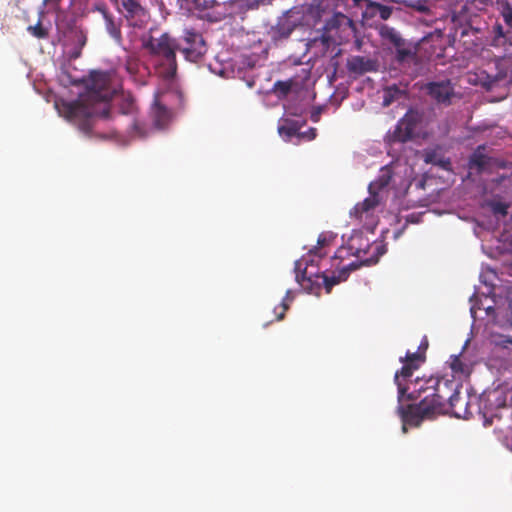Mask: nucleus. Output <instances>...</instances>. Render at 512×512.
Listing matches in <instances>:
<instances>
[{
	"instance_id": "nucleus-33",
	"label": "nucleus",
	"mask_w": 512,
	"mask_h": 512,
	"mask_svg": "<svg viewBox=\"0 0 512 512\" xmlns=\"http://www.w3.org/2000/svg\"><path fill=\"white\" fill-rule=\"evenodd\" d=\"M196 6L201 9H208L214 7L217 2L215 0H196Z\"/></svg>"
},
{
	"instance_id": "nucleus-8",
	"label": "nucleus",
	"mask_w": 512,
	"mask_h": 512,
	"mask_svg": "<svg viewBox=\"0 0 512 512\" xmlns=\"http://www.w3.org/2000/svg\"><path fill=\"white\" fill-rule=\"evenodd\" d=\"M307 261L297 260L295 262L296 281L302 287V289L310 294L319 295L323 287L321 280V273H309L307 272Z\"/></svg>"
},
{
	"instance_id": "nucleus-26",
	"label": "nucleus",
	"mask_w": 512,
	"mask_h": 512,
	"mask_svg": "<svg viewBox=\"0 0 512 512\" xmlns=\"http://www.w3.org/2000/svg\"><path fill=\"white\" fill-rule=\"evenodd\" d=\"M395 58L399 63H403L410 59L414 60L416 58V54L411 49L403 48L402 46H400V47H397V49H396Z\"/></svg>"
},
{
	"instance_id": "nucleus-3",
	"label": "nucleus",
	"mask_w": 512,
	"mask_h": 512,
	"mask_svg": "<svg viewBox=\"0 0 512 512\" xmlns=\"http://www.w3.org/2000/svg\"><path fill=\"white\" fill-rule=\"evenodd\" d=\"M143 48L148 51L149 60L156 73L163 79H173L177 72L176 51L180 44L168 33L159 37L149 35L143 39Z\"/></svg>"
},
{
	"instance_id": "nucleus-11",
	"label": "nucleus",
	"mask_w": 512,
	"mask_h": 512,
	"mask_svg": "<svg viewBox=\"0 0 512 512\" xmlns=\"http://www.w3.org/2000/svg\"><path fill=\"white\" fill-rule=\"evenodd\" d=\"M382 203V197L378 192H369V196L362 202L357 203L351 210L350 215L359 221L373 217L377 207Z\"/></svg>"
},
{
	"instance_id": "nucleus-39",
	"label": "nucleus",
	"mask_w": 512,
	"mask_h": 512,
	"mask_svg": "<svg viewBox=\"0 0 512 512\" xmlns=\"http://www.w3.org/2000/svg\"><path fill=\"white\" fill-rule=\"evenodd\" d=\"M311 119L313 121H315V122L318 121V115L317 114H312Z\"/></svg>"
},
{
	"instance_id": "nucleus-20",
	"label": "nucleus",
	"mask_w": 512,
	"mask_h": 512,
	"mask_svg": "<svg viewBox=\"0 0 512 512\" xmlns=\"http://www.w3.org/2000/svg\"><path fill=\"white\" fill-rule=\"evenodd\" d=\"M365 13L368 14L370 17L379 15V17L382 20H387L392 15V7L369 0L366 6Z\"/></svg>"
},
{
	"instance_id": "nucleus-22",
	"label": "nucleus",
	"mask_w": 512,
	"mask_h": 512,
	"mask_svg": "<svg viewBox=\"0 0 512 512\" xmlns=\"http://www.w3.org/2000/svg\"><path fill=\"white\" fill-rule=\"evenodd\" d=\"M300 128L301 125L297 121L285 120L284 123L278 127V132L281 136L290 139L293 136H300Z\"/></svg>"
},
{
	"instance_id": "nucleus-12",
	"label": "nucleus",
	"mask_w": 512,
	"mask_h": 512,
	"mask_svg": "<svg viewBox=\"0 0 512 512\" xmlns=\"http://www.w3.org/2000/svg\"><path fill=\"white\" fill-rule=\"evenodd\" d=\"M361 267V263L358 261H353L340 269L333 271L331 275H327L325 272L321 273V280L323 284V288L326 293H330L332 288L335 285H338L344 281H346L352 271H355Z\"/></svg>"
},
{
	"instance_id": "nucleus-6",
	"label": "nucleus",
	"mask_w": 512,
	"mask_h": 512,
	"mask_svg": "<svg viewBox=\"0 0 512 512\" xmlns=\"http://www.w3.org/2000/svg\"><path fill=\"white\" fill-rule=\"evenodd\" d=\"M349 249L353 255H355L357 258H362L365 256L370 249L374 250V254L370 257L363 258L358 263H361V266L363 265H371L378 262L379 257L382 256L386 249L384 245L382 244H373L370 245L368 239L364 238L361 234L354 235L351 237L348 243Z\"/></svg>"
},
{
	"instance_id": "nucleus-13",
	"label": "nucleus",
	"mask_w": 512,
	"mask_h": 512,
	"mask_svg": "<svg viewBox=\"0 0 512 512\" xmlns=\"http://www.w3.org/2000/svg\"><path fill=\"white\" fill-rule=\"evenodd\" d=\"M346 68L350 75L358 77L366 73L377 72L379 62L376 59L356 55L347 59Z\"/></svg>"
},
{
	"instance_id": "nucleus-29",
	"label": "nucleus",
	"mask_w": 512,
	"mask_h": 512,
	"mask_svg": "<svg viewBox=\"0 0 512 512\" xmlns=\"http://www.w3.org/2000/svg\"><path fill=\"white\" fill-rule=\"evenodd\" d=\"M492 212L496 215L506 216L508 214L509 205L501 201H492L489 204Z\"/></svg>"
},
{
	"instance_id": "nucleus-18",
	"label": "nucleus",
	"mask_w": 512,
	"mask_h": 512,
	"mask_svg": "<svg viewBox=\"0 0 512 512\" xmlns=\"http://www.w3.org/2000/svg\"><path fill=\"white\" fill-rule=\"evenodd\" d=\"M394 172L392 170V167L387 165L380 169L379 175L376 178V180L372 181L368 186L369 192H378L380 194L381 190L386 188L392 178H393Z\"/></svg>"
},
{
	"instance_id": "nucleus-31",
	"label": "nucleus",
	"mask_w": 512,
	"mask_h": 512,
	"mask_svg": "<svg viewBox=\"0 0 512 512\" xmlns=\"http://www.w3.org/2000/svg\"><path fill=\"white\" fill-rule=\"evenodd\" d=\"M385 35L396 46V48L403 46L404 40L394 29L388 30Z\"/></svg>"
},
{
	"instance_id": "nucleus-23",
	"label": "nucleus",
	"mask_w": 512,
	"mask_h": 512,
	"mask_svg": "<svg viewBox=\"0 0 512 512\" xmlns=\"http://www.w3.org/2000/svg\"><path fill=\"white\" fill-rule=\"evenodd\" d=\"M293 85L294 81L292 79H288L285 81H276L273 85L272 92L279 99H283L287 97L288 94L291 92Z\"/></svg>"
},
{
	"instance_id": "nucleus-5",
	"label": "nucleus",
	"mask_w": 512,
	"mask_h": 512,
	"mask_svg": "<svg viewBox=\"0 0 512 512\" xmlns=\"http://www.w3.org/2000/svg\"><path fill=\"white\" fill-rule=\"evenodd\" d=\"M423 121V114L417 110L409 109L397 122L393 131L386 135L389 144L405 143L412 140L418 133Z\"/></svg>"
},
{
	"instance_id": "nucleus-17",
	"label": "nucleus",
	"mask_w": 512,
	"mask_h": 512,
	"mask_svg": "<svg viewBox=\"0 0 512 512\" xmlns=\"http://www.w3.org/2000/svg\"><path fill=\"white\" fill-rule=\"evenodd\" d=\"M150 114L153 123L157 128L165 127L171 120L172 116L171 111L165 105L161 104L158 97H156L153 102Z\"/></svg>"
},
{
	"instance_id": "nucleus-27",
	"label": "nucleus",
	"mask_w": 512,
	"mask_h": 512,
	"mask_svg": "<svg viewBox=\"0 0 512 512\" xmlns=\"http://www.w3.org/2000/svg\"><path fill=\"white\" fill-rule=\"evenodd\" d=\"M330 242V238L326 234H320L317 240V247H314L310 250V254H314L319 256L320 258L325 255V253L321 252V249H323L325 246H327Z\"/></svg>"
},
{
	"instance_id": "nucleus-9",
	"label": "nucleus",
	"mask_w": 512,
	"mask_h": 512,
	"mask_svg": "<svg viewBox=\"0 0 512 512\" xmlns=\"http://www.w3.org/2000/svg\"><path fill=\"white\" fill-rule=\"evenodd\" d=\"M186 60L197 62L206 53L205 41L201 34L194 31H187L184 37V45L179 49Z\"/></svg>"
},
{
	"instance_id": "nucleus-19",
	"label": "nucleus",
	"mask_w": 512,
	"mask_h": 512,
	"mask_svg": "<svg viewBox=\"0 0 512 512\" xmlns=\"http://www.w3.org/2000/svg\"><path fill=\"white\" fill-rule=\"evenodd\" d=\"M406 95V89L400 88L396 84L387 86L383 91V106L388 107L393 102L404 98Z\"/></svg>"
},
{
	"instance_id": "nucleus-14",
	"label": "nucleus",
	"mask_w": 512,
	"mask_h": 512,
	"mask_svg": "<svg viewBox=\"0 0 512 512\" xmlns=\"http://www.w3.org/2000/svg\"><path fill=\"white\" fill-rule=\"evenodd\" d=\"M425 91L437 103L448 105L454 95V89L449 80L429 82L425 85Z\"/></svg>"
},
{
	"instance_id": "nucleus-38",
	"label": "nucleus",
	"mask_w": 512,
	"mask_h": 512,
	"mask_svg": "<svg viewBox=\"0 0 512 512\" xmlns=\"http://www.w3.org/2000/svg\"><path fill=\"white\" fill-rule=\"evenodd\" d=\"M497 34L498 36H504L503 28L501 25L497 26Z\"/></svg>"
},
{
	"instance_id": "nucleus-37",
	"label": "nucleus",
	"mask_w": 512,
	"mask_h": 512,
	"mask_svg": "<svg viewBox=\"0 0 512 512\" xmlns=\"http://www.w3.org/2000/svg\"><path fill=\"white\" fill-rule=\"evenodd\" d=\"M79 38H80V43L81 45H85V42H86V37L83 35L82 32H79Z\"/></svg>"
},
{
	"instance_id": "nucleus-2",
	"label": "nucleus",
	"mask_w": 512,
	"mask_h": 512,
	"mask_svg": "<svg viewBox=\"0 0 512 512\" xmlns=\"http://www.w3.org/2000/svg\"><path fill=\"white\" fill-rule=\"evenodd\" d=\"M110 74L102 71H93L86 81V92L77 101L68 105V113L73 118H84L82 129L88 133L90 122L94 118L109 117L108 101L113 95L110 85Z\"/></svg>"
},
{
	"instance_id": "nucleus-30",
	"label": "nucleus",
	"mask_w": 512,
	"mask_h": 512,
	"mask_svg": "<svg viewBox=\"0 0 512 512\" xmlns=\"http://www.w3.org/2000/svg\"><path fill=\"white\" fill-rule=\"evenodd\" d=\"M450 367L454 373H464L466 369L459 355L452 356Z\"/></svg>"
},
{
	"instance_id": "nucleus-28",
	"label": "nucleus",
	"mask_w": 512,
	"mask_h": 512,
	"mask_svg": "<svg viewBox=\"0 0 512 512\" xmlns=\"http://www.w3.org/2000/svg\"><path fill=\"white\" fill-rule=\"evenodd\" d=\"M27 30L38 39H44L48 37V31L42 26L40 21H38L36 25L29 26Z\"/></svg>"
},
{
	"instance_id": "nucleus-7",
	"label": "nucleus",
	"mask_w": 512,
	"mask_h": 512,
	"mask_svg": "<svg viewBox=\"0 0 512 512\" xmlns=\"http://www.w3.org/2000/svg\"><path fill=\"white\" fill-rule=\"evenodd\" d=\"M355 30V25L348 16L343 13H335L328 19L324 25V32L321 35L323 44L329 46L331 42L335 43V37L338 31Z\"/></svg>"
},
{
	"instance_id": "nucleus-10",
	"label": "nucleus",
	"mask_w": 512,
	"mask_h": 512,
	"mask_svg": "<svg viewBox=\"0 0 512 512\" xmlns=\"http://www.w3.org/2000/svg\"><path fill=\"white\" fill-rule=\"evenodd\" d=\"M119 12L134 27L143 26L149 18L147 10L137 0H121Z\"/></svg>"
},
{
	"instance_id": "nucleus-32",
	"label": "nucleus",
	"mask_w": 512,
	"mask_h": 512,
	"mask_svg": "<svg viewBox=\"0 0 512 512\" xmlns=\"http://www.w3.org/2000/svg\"><path fill=\"white\" fill-rule=\"evenodd\" d=\"M502 17L505 24L512 29V7L508 2L503 6Z\"/></svg>"
},
{
	"instance_id": "nucleus-1",
	"label": "nucleus",
	"mask_w": 512,
	"mask_h": 512,
	"mask_svg": "<svg viewBox=\"0 0 512 512\" xmlns=\"http://www.w3.org/2000/svg\"><path fill=\"white\" fill-rule=\"evenodd\" d=\"M410 390L406 393L404 399L416 400L421 398L418 404L399 405L398 414L403 422V431L406 432V425L419 427L426 419H434L438 415L445 413L446 403L454 411L456 416H460L458 404L461 402L459 390L454 387V383L437 377L428 379H419L409 381Z\"/></svg>"
},
{
	"instance_id": "nucleus-36",
	"label": "nucleus",
	"mask_w": 512,
	"mask_h": 512,
	"mask_svg": "<svg viewBox=\"0 0 512 512\" xmlns=\"http://www.w3.org/2000/svg\"><path fill=\"white\" fill-rule=\"evenodd\" d=\"M80 6H86L91 0H74Z\"/></svg>"
},
{
	"instance_id": "nucleus-21",
	"label": "nucleus",
	"mask_w": 512,
	"mask_h": 512,
	"mask_svg": "<svg viewBox=\"0 0 512 512\" xmlns=\"http://www.w3.org/2000/svg\"><path fill=\"white\" fill-rule=\"evenodd\" d=\"M480 149L481 147H478L469 159L470 167L476 168L478 172H482L490 164L491 160L490 157L482 153Z\"/></svg>"
},
{
	"instance_id": "nucleus-25",
	"label": "nucleus",
	"mask_w": 512,
	"mask_h": 512,
	"mask_svg": "<svg viewBox=\"0 0 512 512\" xmlns=\"http://www.w3.org/2000/svg\"><path fill=\"white\" fill-rule=\"evenodd\" d=\"M400 361L402 363H407V364H414V366H416V368L418 369L421 365V363H423L425 361V355H423V353H421L420 351H417V352H407L405 357H401L400 358Z\"/></svg>"
},
{
	"instance_id": "nucleus-24",
	"label": "nucleus",
	"mask_w": 512,
	"mask_h": 512,
	"mask_svg": "<svg viewBox=\"0 0 512 512\" xmlns=\"http://www.w3.org/2000/svg\"><path fill=\"white\" fill-rule=\"evenodd\" d=\"M294 296L291 290H287L279 307L275 308L276 319L278 321L283 320L287 310L289 309L290 303L293 301Z\"/></svg>"
},
{
	"instance_id": "nucleus-35",
	"label": "nucleus",
	"mask_w": 512,
	"mask_h": 512,
	"mask_svg": "<svg viewBox=\"0 0 512 512\" xmlns=\"http://www.w3.org/2000/svg\"><path fill=\"white\" fill-rule=\"evenodd\" d=\"M427 348H428V340L426 337H424V339L422 340V342L419 345V351L421 353H423V355H425V351L427 350Z\"/></svg>"
},
{
	"instance_id": "nucleus-15",
	"label": "nucleus",
	"mask_w": 512,
	"mask_h": 512,
	"mask_svg": "<svg viewBox=\"0 0 512 512\" xmlns=\"http://www.w3.org/2000/svg\"><path fill=\"white\" fill-rule=\"evenodd\" d=\"M417 368L414 364L403 363L402 368L396 371L394 375V383L398 389V401L402 402L406 393L410 390V385L406 383L409 378L413 375Z\"/></svg>"
},
{
	"instance_id": "nucleus-4",
	"label": "nucleus",
	"mask_w": 512,
	"mask_h": 512,
	"mask_svg": "<svg viewBox=\"0 0 512 512\" xmlns=\"http://www.w3.org/2000/svg\"><path fill=\"white\" fill-rule=\"evenodd\" d=\"M109 117L103 120H113L115 131H125L132 138H145L148 134L144 122L138 118V108L130 95H120L114 98L113 104L108 103Z\"/></svg>"
},
{
	"instance_id": "nucleus-16",
	"label": "nucleus",
	"mask_w": 512,
	"mask_h": 512,
	"mask_svg": "<svg viewBox=\"0 0 512 512\" xmlns=\"http://www.w3.org/2000/svg\"><path fill=\"white\" fill-rule=\"evenodd\" d=\"M99 11L103 15L104 25L107 33L115 41V43L122 47L124 50H128L123 44L122 33H121V19L116 20L114 16L109 13L105 8H99Z\"/></svg>"
},
{
	"instance_id": "nucleus-34",
	"label": "nucleus",
	"mask_w": 512,
	"mask_h": 512,
	"mask_svg": "<svg viewBox=\"0 0 512 512\" xmlns=\"http://www.w3.org/2000/svg\"><path fill=\"white\" fill-rule=\"evenodd\" d=\"M317 136L316 128H309L306 132L300 133L301 138H306L307 140H314Z\"/></svg>"
}]
</instances>
